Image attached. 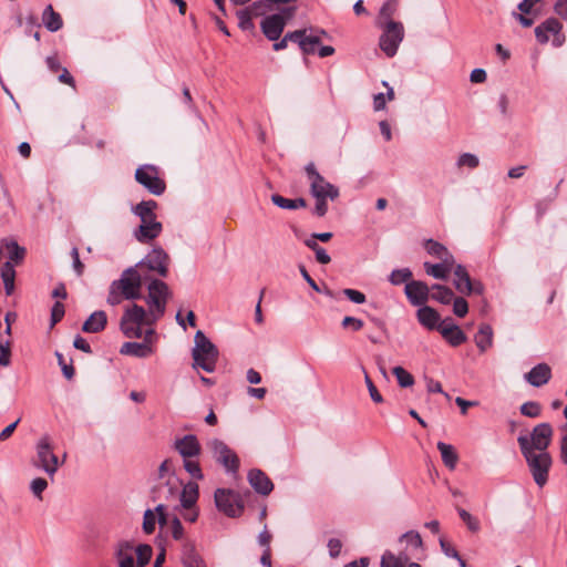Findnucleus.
<instances>
[{"instance_id": "28", "label": "nucleus", "mask_w": 567, "mask_h": 567, "mask_svg": "<svg viewBox=\"0 0 567 567\" xmlns=\"http://www.w3.org/2000/svg\"><path fill=\"white\" fill-rule=\"evenodd\" d=\"M115 557L117 559V567H136L134 563V548L133 545L128 542L118 543Z\"/></svg>"}, {"instance_id": "43", "label": "nucleus", "mask_w": 567, "mask_h": 567, "mask_svg": "<svg viewBox=\"0 0 567 567\" xmlns=\"http://www.w3.org/2000/svg\"><path fill=\"white\" fill-rule=\"evenodd\" d=\"M400 543H406V549H416L422 546V537L419 533L410 530L400 537Z\"/></svg>"}, {"instance_id": "30", "label": "nucleus", "mask_w": 567, "mask_h": 567, "mask_svg": "<svg viewBox=\"0 0 567 567\" xmlns=\"http://www.w3.org/2000/svg\"><path fill=\"white\" fill-rule=\"evenodd\" d=\"M120 353L135 358H147L153 353V349L146 342H125L122 344Z\"/></svg>"}, {"instance_id": "20", "label": "nucleus", "mask_w": 567, "mask_h": 567, "mask_svg": "<svg viewBox=\"0 0 567 567\" xmlns=\"http://www.w3.org/2000/svg\"><path fill=\"white\" fill-rule=\"evenodd\" d=\"M453 271H454V276H455V280H454L455 288L461 293L481 295L483 292L482 284L481 282H472L470 275H468L467 270L465 269V267H463L462 265H455Z\"/></svg>"}, {"instance_id": "1", "label": "nucleus", "mask_w": 567, "mask_h": 567, "mask_svg": "<svg viewBox=\"0 0 567 567\" xmlns=\"http://www.w3.org/2000/svg\"><path fill=\"white\" fill-rule=\"evenodd\" d=\"M157 203L155 200H142L132 207V213L141 219V225L134 230V237L137 241L146 244L162 233L163 226L156 220L155 209Z\"/></svg>"}, {"instance_id": "54", "label": "nucleus", "mask_w": 567, "mask_h": 567, "mask_svg": "<svg viewBox=\"0 0 567 567\" xmlns=\"http://www.w3.org/2000/svg\"><path fill=\"white\" fill-rule=\"evenodd\" d=\"M452 301L454 315L460 318H463L468 311L467 301L462 297H454Z\"/></svg>"}, {"instance_id": "64", "label": "nucleus", "mask_w": 567, "mask_h": 567, "mask_svg": "<svg viewBox=\"0 0 567 567\" xmlns=\"http://www.w3.org/2000/svg\"><path fill=\"white\" fill-rule=\"evenodd\" d=\"M329 555L331 558H337L340 555L342 543L338 538H330L328 542Z\"/></svg>"}, {"instance_id": "52", "label": "nucleus", "mask_w": 567, "mask_h": 567, "mask_svg": "<svg viewBox=\"0 0 567 567\" xmlns=\"http://www.w3.org/2000/svg\"><path fill=\"white\" fill-rule=\"evenodd\" d=\"M48 487V482L42 477L34 478L30 484V489L32 494L39 498L42 499V493Z\"/></svg>"}, {"instance_id": "62", "label": "nucleus", "mask_w": 567, "mask_h": 567, "mask_svg": "<svg viewBox=\"0 0 567 567\" xmlns=\"http://www.w3.org/2000/svg\"><path fill=\"white\" fill-rule=\"evenodd\" d=\"M124 299L122 292L115 288L113 284L110 286L109 296H107V303L111 306H116L122 302Z\"/></svg>"}, {"instance_id": "5", "label": "nucleus", "mask_w": 567, "mask_h": 567, "mask_svg": "<svg viewBox=\"0 0 567 567\" xmlns=\"http://www.w3.org/2000/svg\"><path fill=\"white\" fill-rule=\"evenodd\" d=\"M437 330L443 339L452 347H458L466 341V334L450 317L441 319L440 315L427 307V330Z\"/></svg>"}, {"instance_id": "8", "label": "nucleus", "mask_w": 567, "mask_h": 567, "mask_svg": "<svg viewBox=\"0 0 567 567\" xmlns=\"http://www.w3.org/2000/svg\"><path fill=\"white\" fill-rule=\"evenodd\" d=\"M305 172L310 185V193L313 197H323L334 200L339 197L337 186L329 183L316 168L313 163L305 167Z\"/></svg>"}, {"instance_id": "17", "label": "nucleus", "mask_w": 567, "mask_h": 567, "mask_svg": "<svg viewBox=\"0 0 567 567\" xmlns=\"http://www.w3.org/2000/svg\"><path fill=\"white\" fill-rule=\"evenodd\" d=\"M168 261L169 257L166 251L162 247H155L135 266L136 268L146 267L161 277H166L168 275Z\"/></svg>"}, {"instance_id": "24", "label": "nucleus", "mask_w": 567, "mask_h": 567, "mask_svg": "<svg viewBox=\"0 0 567 567\" xmlns=\"http://www.w3.org/2000/svg\"><path fill=\"white\" fill-rule=\"evenodd\" d=\"M524 378L530 385L540 388L550 380L551 369L547 363H538Z\"/></svg>"}, {"instance_id": "35", "label": "nucleus", "mask_w": 567, "mask_h": 567, "mask_svg": "<svg viewBox=\"0 0 567 567\" xmlns=\"http://www.w3.org/2000/svg\"><path fill=\"white\" fill-rule=\"evenodd\" d=\"M1 278L4 285L6 295H12L14 290L16 270L10 261H6L1 267Z\"/></svg>"}, {"instance_id": "6", "label": "nucleus", "mask_w": 567, "mask_h": 567, "mask_svg": "<svg viewBox=\"0 0 567 567\" xmlns=\"http://www.w3.org/2000/svg\"><path fill=\"white\" fill-rule=\"evenodd\" d=\"M527 464L528 471L538 487H544L549 477V471L553 465V457L548 452H528L522 453Z\"/></svg>"}, {"instance_id": "7", "label": "nucleus", "mask_w": 567, "mask_h": 567, "mask_svg": "<svg viewBox=\"0 0 567 567\" xmlns=\"http://www.w3.org/2000/svg\"><path fill=\"white\" fill-rule=\"evenodd\" d=\"M148 296L146 302L150 308V316L157 321L164 316L166 302L172 296V292L166 282L159 279H153L148 284Z\"/></svg>"}, {"instance_id": "33", "label": "nucleus", "mask_w": 567, "mask_h": 567, "mask_svg": "<svg viewBox=\"0 0 567 567\" xmlns=\"http://www.w3.org/2000/svg\"><path fill=\"white\" fill-rule=\"evenodd\" d=\"M475 343L481 352H485L493 344V330L489 324H482L475 334Z\"/></svg>"}, {"instance_id": "44", "label": "nucleus", "mask_w": 567, "mask_h": 567, "mask_svg": "<svg viewBox=\"0 0 567 567\" xmlns=\"http://www.w3.org/2000/svg\"><path fill=\"white\" fill-rule=\"evenodd\" d=\"M457 167H466L474 169L480 165V158L472 153H463L458 156L456 162Z\"/></svg>"}, {"instance_id": "60", "label": "nucleus", "mask_w": 567, "mask_h": 567, "mask_svg": "<svg viewBox=\"0 0 567 567\" xmlns=\"http://www.w3.org/2000/svg\"><path fill=\"white\" fill-rule=\"evenodd\" d=\"M64 316V305L60 301L54 302L51 309V326L56 324Z\"/></svg>"}, {"instance_id": "29", "label": "nucleus", "mask_w": 567, "mask_h": 567, "mask_svg": "<svg viewBox=\"0 0 567 567\" xmlns=\"http://www.w3.org/2000/svg\"><path fill=\"white\" fill-rule=\"evenodd\" d=\"M107 323L106 313L103 310L94 311L83 323L82 330L86 333H97L105 329Z\"/></svg>"}, {"instance_id": "46", "label": "nucleus", "mask_w": 567, "mask_h": 567, "mask_svg": "<svg viewBox=\"0 0 567 567\" xmlns=\"http://www.w3.org/2000/svg\"><path fill=\"white\" fill-rule=\"evenodd\" d=\"M520 413L527 417H538L542 413V406L538 402L528 401L520 405Z\"/></svg>"}, {"instance_id": "58", "label": "nucleus", "mask_w": 567, "mask_h": 567, "mask_svg": "<svg viewBox=\"0 0 567 567\" xmlns=\"http://www.w3.org/2000/svg\"><path fill=\"white\" fill-rule=\"evenodd\" d=\"M55 357L58 359L59 365L61 367L63 375L68 380L72 379L73 375H74V368H73V365L72 364H66L65 361H64L63 354L58 352V351L55 352Z\"/></svg>"}, {"instance_id": "4", "label": "nucleus", "mask_w": 567, "mask_h": 567, "mask_svg": "<svg viewBox=\"0 0 567 567\" xmlns=\"http://www.w3.org/2000/svg\"><path fill=\"white\" fill-rule=\"evenodd\" d=\"M553 436L554 429L549 423L543 422L535 425L529 435L520 434L517 437V443L520 453L547 452V449L551 443Z\"/></svg>"}, {"instance_id": "53", "label": "nucleus", "mask_w": 567, "mask_h": 567, "mask_svg": "<svg viewBox=\"0 0 567 567\" xmlns=\"http://www.w3.org/2000/svg\"><path fill=\"white\" fill-rule=\"evenodd\" d=\"M362 370L364 372V382L367 384V388L369 390V393H370V396H371L372 401L375 402V403H381L383 401L382 395L379 393L377 386L374 385V383L370 379V377L367 373V371L364 370V368H362Z\"/></svg>"}, {"instance_id": "40", "label": "nucleus", "mask_w": 567, "mask_h": 567, "mask_svg": "<svg viewBox=\"0 0 567 567\" xmlns=\"http://www.w3.org/2000/svg\"><path fill=\"white\" fill-rule=\"evenodd\" d=\"M396 0H388L383 3L379 12L380 24H385L388 21H393L391 18L396 11Z\"/></svg>"}, {"instance_id": "19", "label": "nucleus", "mask_w": 567, "mask_h": 567, "mask_svg": "<svg viewBox=\"0 0 567 567\" xmlns=\"http://www.w3.org/2000/svg\"><path fill=\"white\" fill-rule=\"evenodd\" d=\"M561 29L563 25L556 18H548L535 28V37L539 43L545 44L549 40V34H553L555 35L554 44L560 47L564 42Z\"/></svg>"}, {"instance_id": "38", "label": "nucleus", "mask_w": 567, "mask_h": 567, "mask_svg": "<svg viewBox=\"0 0 567 567\" xmlns=\"http://www.w3.org/2000/svg\"><path fill=\"white\" fill-rule=\"evenodd\" d=\"M427 255L436 258L437 260H444L445 258L453 257L445 246L433 239H427Z\"/></svg>"}, {"instance_id": "39", "label": "nucleus", "mask_w": 567, "mask_h": 567, "mask_svg": "<svg viewBox=\"0 0 567 567\" xmlns=\"http://www.w3.org/2000/svg\"><path fill=\"white\" fill-rule=\"evenodd\" d=\"M136 554V567H144L152 558L153 549L147 544H141L134 549Z\"/></svg>"}, {"instance_id": "9", "label": "nucleus", "mask_w": 567, "mask_h": 567, "mask_svg": "<svg viewBox=\"0 0 567 567\" xmlns=\"http://www.w3.org/2000/svg\"><path fill=\"white\" fill-rule=\"evenodd\" d=\"M112 284L122 292L126 300H135L142 297V275L136 266L125 269L121 277Z\"/></svg>"}, {"instance_id": "51", "label": "nucleus", "mask_w": 567, "mask_h": 567, "mask_svg": "<svg viewBox=\"0 0 567 567\" xmlns=\"http://www.w3.org/2000/svg\"><path fill=\"white\" fill-rule=\"evenodd\" d=\"M184 468L196 480H203L204 475L199 463L192 458H184Z\"/></svg>"}, {"instance_id": "63", "label": "nucleus", "mask_w": 567, "mask_h": 567, "mask_svg": "<svg viewBox=\"0 0 567 567\" xmlns=\"http://www.w3.org/2000/svg\"><path fill=\"white\" fill-rule=\"evenodd\" d=\"M315 198H316V205L313 208V214L317 215L318 217H322L328 212V204H327L328 198H323V197L322 198L315 197Z\"/></svg>"}, {"instance_id": "36", "label": "nucleus", "mask_w": 567, "mask_h": 567, "mask_svg": "<svg viewBox=\"0 0 567 567\" xmlns=\"http://www.w3.org/2000/svg\"><path fill=\"white\" fill-rule=\"evenodd\" d=\"M409 563L406 553H400L395 556L391 551H385L381 558V567H405Z\"/></svg>"}, {"instance_id": "45", "label": "nucleus", "mask_w": 567, "mask_h": 567, "mask_svg": "<svg viewBox=\"0 0 567 567\" xmlns=\"http://www.w3.org/2000/svg\"><path fill=\"white\" fill-rule=\"evenodd\" d=\"M246 9L251 13L252 17L265 16L268 11H271L274 8L268 4L267 0H258L252 2L250 6L246 7Z\"/></svg>"}, {"instance_id": "23", "label": "nucleus", "mask_w": 567, "mask_h": 567, "mask_svg": "<svg viewBox=\"0 0 567 567\" xmlns=\"http://www.w3.org/2000/svg\"><path fill=\"white\" fill-rule=\"evenodd\" d=\"M175 449L183 458H192L198 456L200 453V444L197 437L193 434H188L176 440Z\"/></svg>"}, {"instance_id": "25", "label": "nucleus", "mask_w": 567, "mask_h": 567, "mask_svg": "<svg viewBox=\"0 0 567 567\" xmlns=\"http://www.w3.org/2000/svg\"><path fill=\"white\" fill-rule=\"evenodd\" d=\"M182 564L184 567H207L203 557L197 553L195 545L190 542L183 544Z\"/></svg>"}, {"instance_id": "50", "label": "nucleus", "mask_w": 567, "mask_h": 567, "mask_svg": "<svg viewBox=\"0 0 567 567\" xmlns=\"http://www.w3.org/2000/svg\"><path fill=\"white\" fill-rule=\"evenodd\" d=\"M156 514L152 509H146L143 516V530L146 534H152L156 527Z\"/></svg>"}, {"instance_id": "27", "label": "nucleus", "mask_w": 567, "mask_h": 567, "mask_svg": "<svg viewBox=\"0 0 567 567\" xmlns=\"http://www.w3.org/2000/svg\"><path fill=\"white\" fill-rule=\"evenodd\" d=\"M198 485L195 482H188L183 486V489L177 492L179 495L181 506L183 509H189L196 505L198 499Z\"/></svg>"}, {"instance_id": "3", "label": "nucleus", "mask_w": 567, "mask_h": 567, "mask_svg": "<svg viewBox=\"0 0 567 567\" xmlns=\"http://www.w3.org/2000/svg\"><path fill=\"white\" fill-rule=\"evenodd\" d=\"M194 343L193 367L200 368L208 373L214 372L219 355L217 347L200 330L195 333Z\"/></svg>"}, {"instance_id": "18", "label": "nucleus", "mask_w": 567, "mask_h": 567, "mask_svg": "<svg viewBox=\"0 0 567 567\" xmlns=\"http://www.w3.org/2000/svg\"><path fill=\"white\" fill-rule=\"evenodd\" d=\"M404 290L409 301L419 307L416 317L419 322L425 327V284L422 281L406 282Z\"/></svg>"}, {"instance_id": "31", "label": "nucleus", "mask_w": 567, "mask_h": 567, "mask_svg": "<svg viewBox=\"0 0 567 567\" xmlns=\"http://www.w3.org/2000/svg\"><path fill=\"white\" fill-rule=\"evenodd\" d=\"M0 243L2 245V251L7 250L8 252V261L13 265V262L19 264L23 260L25 256V249L19 246L16 240L6 238Z\"/></svg>"}, {"instance_id": "55", "label": "nucleus", "mask_w": 567, "mask_h": 567, "mask_svg": "<svg viewBox=\"0 0 567 567\" xmlns=\"http://www.w3.org/2000/svg\"><path fill=\"white\" fill-rule=\"evenodd\" d=\"M342 293L352 302L357 305L364 303L367 301L365 295L359 290L346 288Z\"/></svg>"}, {"instance_id": "21", "label": "nucleus", "mask_w": 567, "mask_h": 567, "mask_svg": "<svg viewBox=\"0 0 567 567\" xmlns=\"http://www.w3.org/2000/svg\"><path fill=\"white\" fill-rule=\"evenodd\" d=\"M166 478L165 486L167 488V497H175L181 485L179 480L175 476L173 461L164 460L158 467V480Z\"/></svg>"}, {"instance_id": "11", "label": "nucleus", "mask_w": 567, "mask_h": 567, "mask_svg": "<svg viewBox=\"0 0 567 567\" xmlns=\"http://www.w3.org/2000/svg\"><path fill=\"white\" fill-rule=\"evenodd\" d=\"M37 458L34 466L43 470L49 476L53 477L59 470L58 456L53 453V447L48 435L42 436L35 446Z\"/></svg>"}, {"instance_id": "37", "label": "nucleus", "mask_w": 567, "mask_h": 567, "mask_svg": "<svg viewBox=\"0 0 567 567\" xmlns=\"http://www.w3.org/2000/svg\"><path fill=\"white\" fill-rule=\"evenodd\" d=\"M439 300L442 303H450L454 299L453 291L444 286H433L431 289L427 288V297Z\"/></svg>"}, {"instance_id": "16", "label": "nucleus", "mask_w": 567, "mask_h": 567, "mask_svg": "<svg viewBox=\"0 0 567 567\" xmlns=\"http://www.w3.org/2000/svg\"><path fill=\"white\" fill-rule=\"evenodd\" d=\"M216 507L229 517L240 515L243 504L239 495L231 489L218 488L215 492Z\"/></svg>"}, {"instance_id": "15", "label": "nucleus", "mask_w": 567, "mask_h": 567, "mask_svg": "<svg viewBox=\"0 0 567 567\" xmlns=\"http://www.w3.org/2000/svg\"><path fill=\"white\" fill-rule=\"evenodd\" d=\"M288 41L298 43L303 53L312 54L316 51V47L319 44V37L307 35L306 29L288 32L280 41L274 43V50H284L287 47Z\"/></svg>"}, {"instance_id": "10", "label": "nucleus", "mask_w": 567, "mask_h": 567, "mask_svg": "<svg viewBox=\"0 0 567 567\" xmlns=\"http://www.w3.org/2000/svg\"><path fill=\"white\" fill-rule=\"evenodd\" d=\"M296 10V7H286L279 13L266 17L260 23V28L265 37L270 41H277L280 38L287 21L295 16Z\"/></svg>"}, {"instance_id": "57", "label": "nucleus", "mask_w": 567, "mask_h": 567, "mask_svg": "<svg viewBox=\"0 0 567 567\" xmlns=\"http://www.w3.org/2000/svg\"><path fill=\"white\" fill-rule=\"evenodd\" d=\"M271 202L274 203V205L282 209H295L293 199L282 197L279 194L271 195Z\"/></svg>"}, {"instance_id": "14", "label": "nucleus", "mask_w": 567, "mask_h": 567, "mask_svg": "<svg viewBox=\"0 0 567 567\" xmlns=\"http://www.w3.org/2000/svg\"><path fill=\"white\" fill-rule=\"evenodd\" d=\"M384 29L380 37V49L389 56L395 55L399 44L403 40V25L400 22L388 21L385 24H381Z\"/></svg>"}, {"instance_id": "41", "label": "nucleus", "mask_w": 567, "mask_h": 567, "mask_svg": "<svg viewBox=\"0 0 567 567\" xmlns=\"http://www.w3.org/2000/svg\"><path fill=\"white\" fill-rule=\"evenodd\" d=\"M393 374L395 375L398 383L401 388L412 386L414 383L413 375L402 367L393 368Z\"/></svg>"}, {"instance_id": "48", "label": "nucleus", "mask_w": 567, "mask_h": 567, "mask_svg": "<svg viewBox=\"0 0 567 567\" xmlns=\"http://www.w3.org/2000/svg\"><path fill=\"white\" fill-rule=\"evenodd\" d=\"M412 277V272L409 268L395 269L390 275V282L392 285H401L406 282Z\"/></svg>"}, {"instance_id": "32", "label": "nucleus", "mask_w": 567, "mask_h": 567, "mask_svg": "<svg viewBox=\"0 0 567 567\" xmlns=\"http://www.w3.org/2000/svg\"><path fill=\"white\" fill-rule=\"evenodd\" d=\"M42 22L51 32L59 31L63 25L61 16L53 10L51 4L44 9L42 13Z\"/></svg>"}, {"instance_id": "49", "label": "nucleus", "mask_w": 567, "mask_h": 567, "mask_svg": "<svg viewBox=\"0 0 567 567\" xmlns=\"http://www.w3.org/2000/svg\"><path fill=\"white\" fill-rule=\"evenodd\" d=\"M458 515L471 532L476 533L480 530L481 525L478 519L471 515L467 511L458 508Z\"/></svg>"}, {"instance_id": "47", "label": "nucleus", "mask_w": 567, "mask_h": 567, "mask_svg": "<svg viewBox=\"0 0 567 567\" xmlns=\"http://www.w3.org/2000/svg\"><path fill=\"white\" fill-rule=\"evenodd\" d=\"M11 357V342L0 336V365L8 367Z\"/></svg>"}, {"instance_id": "13", "label": "nucleus", "mask_w": 567, "mask_h": 567, "mask_svg": "<svg viewBox=\"0 0 567 567\" xmlns=\"http://www.w3.org/2000/svg\"><path fill=\"white\" fill-rule=\"evenodd\" d=\"M208 449L213 453V457L228 473H237L239 468V458L237 454L221 440L212 439L207 442Z\"/></svg>"}, {"instance_id": "34", "label": "nucleus", "mask_w": 567, "mask_h": 567, "mask_svg": "<svg viewBox=\"0 0 567 567\" xmlns=\"http://www.w3.org/2000/svg\"><path fill=\"white\" fill-rule=\"evenodd\" d=\"M437 449L441 453V457L445 466H447L450 470H454L458 460L455 449L451 444L444 442H439Z\"/></svg>"}, {"instance_id": "59", "label": "nucleus", "mask_w": 567, "mask_h": 567, "mask_svg": "<svg viewBox=\"0 0 567 567\" xmlns=\"http://www.w3.org/2000/svg\"><path fill=\"white\" fill-rule=\"evenodd\" d=\"M171 533L175 540H181L184 536V527L178 517H174L171 522Z\"/></svg>"}, {"instance_id": "56", "label": "nucleus", "mask_w": 567, "mask_h": 567, "mask_svg": "<svg viewBox=\"0 0 567 567\" xmlns=\"http://www.w3.org/2000/svg\"><path fill=\"white\" fill-rule=\"evenodd\" d=\"M342 328L350 329L352 331H359L363 328L364 323L361 319L355 317L347 316L343 318L341 322Z\"/></svg>"}, {"instance_id": "61", "label": "nucleus", "mask_w": 567, "mask_h": 567, "mask_svg": "<svg viewBox=\"0 0 567 567\" xmlns=\"http://www.w3.org/2000/svg\"><path fill=\"white\" fill-rule=\"evenodd\" d=\"M440 546L445 556L450 558H458V551L444 537H440Z\"/></svg>"}, {"instance_id": "42", "label": "nucleus", "mask_w": 567, "mask_h": 567, "mask_svg": "<svg viewBox=\"0 0 567 567\" xmlns=\"http://www.w3.org/2000/svg\"><path fill=\"white\" fill-rule=\"evenodd\" d=\"M236 17L238 19V27L244 31H250L255 28L252 22L251 13L246 9L238 10L236 12Z\"/></svg>"}, {"instance_id": "26", "label": "nucleus", "mask_w": 567, "mask_h": 567, "mask_svg": "<svg viewBox=\"0 0 567 567\" xmlns=\"http://www.w3.org/2000/svg\"><path fill=\"white\" fill-rule=\"evenodd\" d=\"M455 260L454 257L439 260L435 264L427 262V275L436 279H446L452 270H454Z\"/></svg>"}, {"instance_id": "12", "label": "nucleus", "mask_w": 567, "mask_h": 567, "mask_svg": "<svg viewBox=\"0 0 567 567\" xmlns=\"http://www.w3.org/2000/svg\"><path fill=\"white\" fill-rule=\"evenodd\" d=\"M135 181L155 196L162 195L166 189L165 182L159 177L155 165L144 164L136 168Z\"/></svg>"}, {"instance_id": "2", "label": "nucleus", "mask_w": 567, "mask_h": 567, "mask_svg": "<svg viewBox=\"0 0 567 567\" xmlns=\"http://www.w3.org/2000/svg\"><path fill=\"white\" fill-rule=\"evenodd\" d=\"M156 321L137 303L126 307L120 321L122 333L128 339H140L143 336V326H152Z\"/></svg>"}, {"instance_id": "22", "label": "nucleus", "mask_w": 567, "mask_h": 567, "mask_svg": "<svg viewBox=\"0 0 567 567\" xmlns=\"http://www.w3.org/2000/svg\"><path fill=\"white\" fill-rule=\"evenodd\" d=\"M248 482L251 487L260 495H269L274 489V484L265 472L252 468L248 473Z\"/></svg>"}]
</instances>
